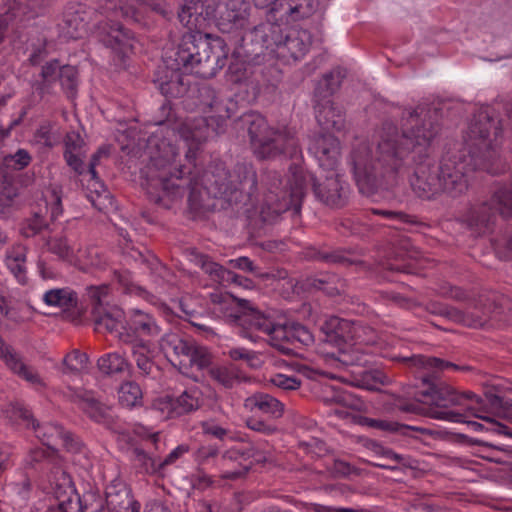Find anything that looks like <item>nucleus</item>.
<instances>
[{
    "instance_id": "nucleus-46",
    "label": "nucleus",
    "mask_w": 512,
    "mask_h": 512,
    "mask_svg": "<svg viewBox=\"0 0 512 512\" xmlns=\"http://www.w3.org/2000/svg\"><path fill=\"white\" fill-rule=\"evenodd\" d=\"M205 130H178L180 138L183 140L187 151L186 159L192 162L201 146L206 142L207 136L203 134Z\"/></svg>"
},
{
    "instance_id": "nucleus-26",
    "label": "nucleus",
    "mask_w": 512,
    "mask_h": 512,
    "mask_svg": "<svg viewBox=\"0 0 512 512\" xmlns=\"http://www.w3.org/2000/svg\"><path fill=\"white\" fill-rule=\"evenodd\" d=\"M86 142L79 130H70L64 137L63 157L67 165L77 174L85 172Z\"/></svg>"
},
{
    "instance_id": "nucleus-62",
    "label": "nucleus",
    "mask_w": 512,
    "mask_h": 512,
    "mask_svg": "<svg viewBox=\"0 0 512 512\" xmlns=\"http://www.w3.org/2000/svg\"><path fill=\"white\" fill-rule=\"evenodd\" d=\"M270 382L285 391H293L300 388L302 381L298 377L288 376L285 374H276L274 375Z\"/></svg>"
},
{
    "instance_id": "nucleus-21",
    "label": "nucleus",
    "mask_w": 512,
    "mask_h": 512,
    "mask_svg": "<svg viewBox=\"0 0 512 512\" xmlns=\"http://www.w3.org/2000/svg\"><path fill=\"white\" fill-rule=\"evenodd\" d=\"M399 111V125L407 128H434L443 115L440 102L422 101L415 108H403Z\"/></svg>"
},
{
    "instance_id": "nucleus-48",
    "label": "nucleus",
    "mask_w": 512,
    "mask_h": 512,
    "mask_svg": "<svg viewBox=\"0 0 512 512\" xmlns=\"http://www.w3.org/2000/svg\"><path fill=\"white\" fill-rule=\"evenodd\" d=\"M470 125V128H501L503 124L493 108L482 106L473 114Z\"/></svg>"
},
{
    "instance_id": "nucleus-63",
    "label": "nucleus",
    "mask_w": 512,
    "mask_h": 512,
    "mask_svg": "<svg viewBox=\"0 0 512 512\" xmlns=\"http://www.w3.org/2000/svg\"><path fill=\"white\" fill-rule=\"evenodd\" d=\"M385 268L390 271L406 274L415 273V267L412 261L402 256H396L394 259L388 260L385 264Z\"/></svg>"
},
{
    "instance_id": "nucleus-32",
    "label": "nucleus",
    "mask_w": 512,
    "mask_h": 512,
    "mask_svg": "<svg viewBox=\"0 0 512 512\" xmlns=\"http://www.w3.org/2000/svg\"><path fill=\"white\" fill-rule=\"evenodd\" d=\"M193 346V341L175 333L167 334L162 340V348L174 357L173 364L178 365L180 371L185 366L186 358L189 357Z\"/></svg>"
},
{
    "instance_id": "nucleus-49",
    "label": "nucleus",
    "mask_w": 512,
    "mask_h": 512,
    "mask_svg": "<svg viewBox=\"0 0 512 512\" xmlns=\"http://www.w3.org/2000/svg\"><path fill=\"white\" fill-rule=\"evenodd\" d=\"M81 407L83 411L95 422L106 423L109 412L98 400L91 394L85 393L81 398Z\"/></svg>"
},
{
    "instance_id": "nucleus-43",
    "label": "nucleus",
    "mask_w": 512,
    "mask_h": 512,
    "mask_svg": "<svg viewBox=\"0 0 512 512\" xmlns=\"http://www.w3.org/2000/svg\"><path fill=\"white\" fill-rule=\"evenodd\" d=\"M312 257L316 260L332 265L351 266L362 264L361 260L353 256V252L343 249L318 250Z\"/></svg>"
},
{
    "instance_id": "nucleus-38",
    "label": "nucleus",
    "mask_w": 512,
    "mask_h": 512,
    "mask_svg": "<svg viewBox=\"0 0 512 512\" xmlns=\"http://www.w3.org/2000/svg\"><path fill=\"white\" fill-rule=\"evenodd\" d=\"M210 377L226 389L248 381V377L234 364L216 366L209 369Z\"/></svg>"
},
{
    "instance_id": "nucleus-40",
    "label": "nucleus",
    "mask_w": 512,
    "mask_h": 512,
    "mask_svg": "<svg viewBox=\"0 0 512 512\" xmlns=\"http://www.w3.org/2000/svg\"><path fill=\"white\" fill-rule=\"evenodd\" d=\"M42 300L48 306L64 310L75 308L78 304L77 293L68 287L47 290L43 294Z\"/></svg>"
},
{
    "instance_id": "nucleus-18",
    "label": "nucleus",
    "mask_w": 512,
    "mask_h": 512,
    "mask_svg": "<svg viewBox=\"0 0 512 512\" xmlns=\"http://www.w3.org/2000/svg\"><path fill=\"white\" fill-rule=\"evenodd\" d=\"M220 1L217 0H185L178 12V19L188 29L186 33L200 32L207 20H215L219 15Z\"/></svg>"
},
{
    "instance_id": "nucleus-7",
    "label": "nucleus",
    "mask_w": 512,
    "mask_h": 512,
    "mask_svg": "<svg viewBox=\"0 0 512 512\" xmlns=\"http://www.w3.org/2000/svg\"><path fill=\"white\" fill-rule=\"evenodd\" d=\"M483 309L474 307L473 310L468 309L462 311L447 304L431 301L425 305V310L432 314L441 316L449 321L462 324L468 327H482L489 319L490 315L499 320L512 322V301L510 298L500 295L488 299Z\"/></svg>"
},
{
    "instance_id": "nucleus-35",
    "label": "nucleus",
    "mask_w": 512,
    "mask_h": 512,
    "mask_svg": "<svg viewBox=\"0 0 512 512\" xmlns=\"http://www.w3.org/2000/svg\"><path fill=\"white\" fill-rule=\"evenodd\" d=\"M117 27L111 28V32L107 39V46L111 48L113 53V63L119 69H126V50L128 43V36L125 32L123 25H116Z\"/></svg>"
},
{
    "instance_id": "nucleus-19",
    "label": "nucleus",
    "mask_w": 512,
    "mask_h": 512,
    "mask_svg": "<svg viewBox=\"0 0 512 512\" xmlns=\"http://www.w3.org/2000/svg\"><path fill=\"white\" fill-rule=\"evenodd\" d=\"M250 11L251 5L246 0H220L217 27L223 33L245 29Z\"/></svg>"
},
{
    "instance_id": "nucleus-12",
    "label": "nucleus",
    "mask_w": 512,
    "mask_h": 512,
    "mask_svg": "<svg viewBox=\"0 0 512 512\" xmlns=\"http://www.w3.org/2000/svg\"><path fill=\"white\" fill-rule=\"evenodd\" d=\"M42 81L34 87L41 97L49 92L50 85L59 81L62 91L69 100H74L78 94L79 72L75 66L60 65L58 60H52L42 66L40 73Z\"/></svg>"
},
{
    "instance_id": "nucleus-54",
    "label": "nucleus",
    "mask_w": 512,
    "mask_h": 512,
    "mask_svg": "<svg viewBox=\"0 0 512 512\" xmlns=\"http://www.w3.org/2000/svg\"><path fill=\"white\" fill-rule=\"evenodd\" d=\"M296 169L301 170L304 173V170L299 166H291L290 172H291V178L289 179V189H281L280 185L282 184L281 175L276 171H268L266 172L264 176V183L268 186V193L270 194L271 191H273L275 194H278L280 198H282V192L287 191L288 193L291 191L292 187V180H293V172L296 171Z\"/></svg>"
},
{
    "instance_id": "nucleus-36",
    "label": "nucleus",
    "mask_w": 512,
    "mask_h": 512,
    "mask_svg": "<svg viewBox=\"0 0 512 512\" xmlns=\"http://www.w3.org/2000/svg\"><path fill=\"white\" fill-rule=\"evenodd\" d=\"M306 286L322 290L328 296H336L345 291L346 281L333 273H321L307 278Z\"/></svg>"
},
{
    "instance_id": "nucleus-52",
    "label": "nucleus",
    "mask_w": 512,
    "mask_h": 512,
    "mask_svg": "<svg viewBox=\"0 0 512 512\" xmlns=\"http://www.w3.org/2000/svg\"><path fill=\"white\" fill-rule=\"evenodd\" d=\"M48 228V222L43 216L35 212L27 218L21 225L20 233L25 238H31Z\"/></svg>"
},
{
    "instance_id": "nucleus-60",
    "label": "nucleus",
    "mask_w": 512,
    "mask_h": 512,
    "mask_svg": "<svg viewBox=\"0 0 512 512\" xmlns=\"http://www.w3.org/2000/svg\"><path fill=\"white\" fill-rule=\"evenodd\" d=\"M370 212L373 215H379L383 216L386 219L395 222V223H403V224H415L416 220L414 217L401 212V211H393V210H387V209H379V208H372Z\"/></svg>"
},
{
    "instance_id": "nucleus-22",
    "label": "nucleus",
    "mask_w": 512,
    "mask_h": 512,
    "mask_svg": "<svg viewBox=\"0 0 512 512\" xmlns=\"http://www.w3.org/2000/svg\"><path fill=\"white\" fill-rule=\"evenodd\" d=\"M309 150L325 171L335 170L340 155V142L331 130H319L311 139Z\"/></svg>"
},
{
    "instance_id": "nucleus-4",
    "label": "nucleus",
    "mask_w": 512,
    "mask_h": 512,
    "mask_svg": "<svg viewBox=\"0 0 512 512\" xmlns=\"http://www.w3.org/2000/svg\"><path fill=\"white\" fill-rule=\"evenodd\" d=\"M211 301L214 304V312L221 313L230 324L241 327L244 337L252 339L250 330H255L270 336L276 345L287 342L309 346L314 342L312 333L304 325L297 322H274L270 316L253 307L248 300L236 298L230 293H213Z\"/></svg>"
},
{
    "instance_id": "nucleus-5",
    "label": "nucleus",
    "mask_w": 512,
    "mask_h": 512,
    "mask_svg": "<svg viewBox=\"0 0 512 512\" xmlns=\"http://www.w3.org/2000/svg\"><path fill=\"white\" fill-rule=\"evenodd\" d=\"M403 359L408 361L411 366L419 367L426 371L421 376L423 388L416 393V398L419 402L435 406V408H431L430 416L432 418H434L432 414L436 411L450 410V407H458L460 411L483 408V405L479 407L473 405L474 393H460L450 385L444 383L436 384L430 379L431 377H436V373L445 370L469 372L473 370L471 366L458 365L441 358L420 354Z\"/></svg>"
},
{
    "instance_id": "nucleus-23",
    "label": "nucleus",
    "mask_w": 512,
    "mask_h": 512,
    "mask_svg": "<svg viewBox=\"0 0 512 512\" xmlns=\"http://www.w3.org/2000/svg\"><path fill=\"white\" fill-rule=\"evenodd\" d=\"M462 219L468 229L480 236L493 230L497 217L489 200H484L470 205Z\"/></svg>"
},
{
    "instance_id": "nucleus-58",
    "label": "nucleus",
    "mask_w": 512,
    "mask_h": 512,
    "mask_svg": "<svg viewBox=\"0 0 512 512\" xmlns=\"http://www.w3.org/2000/svg\"><path fill=\"white\" fill-rule=\"evenodd\" d=\"M150 352V344H148V351L133 346V357L141 375H149L154 368V363L148 356Z\"/></svg>"
},
{
    "instance_id": "nucleus-30",
    "label": "nucleus",
    "mask_w": 512,
    "mask_h": 512,
    "mask_svg": "<svg viewBox=\"0 0 512 512\" xmlns=\"http://www.w3.org/2000/svg\"><path fill=\"white\" fill-rule=\"evenodd\" d=\"M349 323L347 320L338 317H331L321 327L324 333L323 341L339 349L342 354L348 342L347 330Z\"/></svg>"
},
{
    "instance_id": "nucleus-6",
    "label": "nucleus",
    "mask_w": 512,
    "mask_h": 512,
    "mask_svg": "<svg viewBox=\"0 0 512 512\" xmlns=\"http://www.w3.org/2000/svg\"><path fill=\"white\" fill-rule=\"evenodd\" d=\"M309 31L282 28L277 22H264L246 30L241 37V47L247 56L258 58L266 50L284 60H299L311 45Z\"/></svg>"
},
{
    "instance_id": "nucleus-41",
    "label": "nucleus",
    "mask_w": 512,
    "mask_h": 512,
    "mask_svg": "<svg viewBox=\"0 0 512 512\" xmlns=\"http://www.w3.org/2000/svg\"><path fill=\"white\" fill-rule=\"evenodd\" d=\"M97 368L103 375L116 377L128 368V361L124 352H109L97 360Z\"/></svg>"
},
{
    "instance_id": "nucleus-42",
    "label": "nucleus",
    "mask_w": 512,
    "mask_h": 512,
    "mask_svg": "<svg viewBox=\"0 0 512 512\" xmlns=\"http://www.w3.org/2000/svg\"><path fill=\"white\" fill-rule=\"evenodd\" d=\"M489 202L503 218L512 219V182L496 187Z\"/></svg>"
},
{
    "instance_id": "nucleus-56",
    "label": "nucleus",
    "mask_w": 512,
    "mask_h": 512,
    "mask_svg": "<svg viewBox=\"0 0 512 512\" xmlns=\"http://www.w3.org/2000/svg\"><path fill=\"white\" fill-rule=\"evenodd\" d=\"M48 250L62 260H69L73 256V249L65 237H51L47 240Z\"/></svg>"
},
{
    "instance_id": "nucleus-27",
    "label": "nucleus",
    "mask_w": 512,
    "mask_h": 512,
    "mask_svg": "<svg viewBox=\"0 0 512 512\" xmlns=\"http://www.w3.org/2000/svg\"><path fill=\"white\" fill-rule=\"evenodd\" d=\"M0 359L6 367L20 378L35 386H43L44 383L39 374L25 365L18 352L11 346L0 340Z\"/></svg>"
},
{
    "instance_id": "nucleus-15",
    "label": "nucleus",
    "mask_w": 512,
    "mask_h": 512,
    "mask_svg": "<svg viewBox=\"0 0 512 512\" xmlns=\"http://www.w3.org/2000/svg\"><path fill=\"white\" fill-rule=\"evenodd\" d=\"M133 433L144 440L142 447L133 449V469L135 472L142 475H153L161 471V460L152 451V448L157 449L159 434L140 424L133 425Z\"/></svg>"
},
{
    "instance_id": "nucleus-34",
    "label": "nucleus",
    "mask_w": 512,
    "mask_h": 512,
    "mask_svg": "<svg viewBox=\"0 0 512 512\" xmlns=\"http://www.w3.org/2000/svg\"><path fill=\"white\" fill-rule=\"evenodd\" d=\"M363 423L371 428L402 435L405 437L417 438L418 433L429 434V430L423 427L411 426L391 420L364 418Z\"/></svg>"
},
{
    "instance_id": "nucleus-10",
    "label": "nucleus",
    "mask_w": 512,
    "mask_h": 512,
    "mask_svg": "<svg viewBox=\"0 0 512 512\" xmlns=\"http://www.w3.org/2000/svg\"><path fill=\"white\" fill-rule=\"evenodd\" d=\"M254 154L259 159L280 155L294 157L299 151L298 141L291 130H249Z\"/></svg>"
},
{
    "instance_id": "nucleus-39",
    "label": "nucleus",
    "mask_w": 512,
    "mask_h": 512,
    "mask_svg": "<svg viewBox=\"0 0 512 512\" xmlns=\"http://www.w3.org/2000/svg\"><path fill=\"white\" fill-rule=\"evenodd\" d=\"M100 159L101 157L95 152L90 159L88 168H85L84 172V174H87L90 177L88 183V189L90 190V193L87 194V198L98 210L102 209L100 204L97 202L98 199L102 196L107 197V191L104 187V184L100 181L96 172V166L99 164Z\"/></svg>"
},
{
    "instance_id": "nucleus-25",
    "label": "nucleus",
    "mask_w": 512,
    "mask_h": 512,
    "mask_svg": "<svg viewBox=\"0 0 512 512\" xmlns=\"http://www.w3.org/2000/svg\"><path fill=\"white\" fill-rule=\"evenodd\" d=\"M130 332V344L148 351V338L158 335L159 329L151 315L135 309L130 313Z\"/></svg>"
},
{
    "instance_id": "nucleus-17",
    "label": "nucleus",
    "mask_w": 512,
    "mask_h": 512,
    "mask_svg": "<svg viewBox=\"0 0 512 512\" xmlns=\"http://www.w3.org/2000/svg\"><path fill=\"white\" fill-rule=\"evenodd\" d=\"M152 407L159 411L165 419L178 418L192 413L201 406V391L197 387L184 390L178 396L166 395L154 400Z\"/></svg>"
},
{
    "instance_id": "nucleus-20",
    "label": "nucleus",
    "mask_w": 512,
    "mask_h": 512,
    "mask_svg": "<svg viewBox=\"0 0 512 512\" xmlns=\"http://www.w3.org/2000/svg\"><path fill=\"white\" fill-rule=\"evenodd\" d=\"M51 0H3L5 12L0 15V43L12 19H32L43 13Z\"/></svg>"
},
{
    "instance_id": "nucleus-45",
    "label": "nucleus",
    "mask_w": 512,
    "mask_h": 512,
    "mask_svg": "<svg viewBox=\"0 0 512 512\" xmlns=\"http://www.w3.org/2000/svg\"><path fill=\"white\" fill-rule=\"evenodd\" d=\"M344 77L345 73L339 68L325 74L315 90V96L319 100H330L329 97L337 91Z\"/></svg>"
},
{
    "instance_id": "nucleus-50",
    "label": "nucleus",
    "mask_w": 512,
    "mask_h": 512,
    "mask_svg": "<svg viewBox=\"0 0 512 512\" xmlns=\"http://www.w3.org/2000/svg\"><path fill=\"white\" fill-rule=\"evenodd\" d=\"M150 124L155 126H167L171 128H183L182 123L178 124V116L169 101H164L158 108L157 112L153 115Z\"/></svg>"
},
{
    "instance_id": "nucleus-14",
    "label": "nucleus",
    "mask_w": 512,
    "mask_h": 512,
    "mask_svg": "<svg viewBox=\"0 0 512 512\" xmlns=\"http://www.w3.org/2000/svg\"><path fill=\"white\" fill-rule=\"evenodd\" d=\"M325 179L314 178L304 171L307 182L304 186V195L308 183L312 182L315 197L323 204L332 208L344 207L349 198V185L343 182L335 170L327 171Z\"/></svg>"
},
{
    "instance_id": "nucleus-2",
    "label": "nucleus",
    "mask_w": 512,
    "mask_h": 512,
    "mask_svg": "<svg viewBox=\"0 0 512 512\" xmlns=\"http://www.w3.org/2000/svg\"><path fill=\"white\" fill-rule=\"evenodd\" d=\"M147 149L150 161L141 169L142 186L156 201L162 198L160 192L174 200L183 197L187 189L189 211L194 216H201L214 209L211 196L222 199L231 207L253 205L257 200V171L250 162H237L229 171L223 162L215 161L200 182L188 167L181 165L175 167L176 173L171 172L179 152L167 139L149 137Z\"/></svg>"
},
{
    "instance_id": "nucleus-29",
    "label": "nucleus",
    "mask_w": 512,
    "mask_h": 512,
    "mask_svg": "<svg viewBox=\"0 0 512 512\" xmlns=\"http://www.w3.org/2000/svg\"><path fill=\"white\" fill-rule=\"evenodd\" d=\"M318 7V0H282L278 20L297 22L312 16Z\"/></svg>"
},
{
    "instance_id": "nucleus-24",
    "label": "nucleus",
    "mask_w": 512,
    "mask_h": 512,
    "mask_svg": "<svg viewBox=\"0 0 512 512\" xmlns=\"http://www.w3.org/2000/svg\"><path fill=\"white\" fill-rule=\"evenodd\" d=\"M32 429L41 443L51 450H58L60 447H64L68 451H78V443L72 434L66 432L62 426L56 423L40 424L36 421Z\"/></svg>"
},
{
    "instance_id": "nucleus-11",
    "label": "nucleus",
    "mask_w": 512,
    "mask_h": 512,
    "mask_svg": "<svg viewBox=\"0 0 512 512\" xmlns=\"http://www.w3.org/2000/svg\"><path fill=\"white\" fill-rule=\"evenodd\" d=\"M73 512H128V488L113 482L103 495L98 488L90 487Z\"/></svg>"
},
{
    "instance_id": "nucleus-31",
    "label": "nucleus",
    "mask_w": 512,
    "mask_h": 512,
    "mask_svg": "<svg viewBox=\"0 0 512 512\" xmlns=\"http://www.w3.org/2000/svg\"><path fill=\"white\" fill-rule=\"evenodd\" d=\"M244 407L250 411L259 410L273 418H281L284 414V404L274 396L257 392L249 396L244 401Z\"/></svg>"
},
{
    "instance_id": "nucleus-9",
    "label": "nucleus",
    "mask_w": 512,
    "mask_h": 512,
    "mask_svg": "<svg viewBox=\"0 0 512 512\" xmlns=\"http://www.w3.org/2000/svg\"><path fill=\"white\" fill-rule=\"evenodd\" d=\"M306 182L307 179L304 173L296 169L293 172L292 187L289 194L287 191H283L282 198L273 191L270 194H266L259 213L262 222L273 224L286 211H292L294 215L300 214Z\"/></svg>"
},
{
    "instance_id": "nucleus-13",
    "label": "nucleus",
    "mask_w": 512,
    "mask_h": 512,
    "mask_svg": "<svg viewBox=\"0 0 512 512\" xmlns=\"http://www.w3.org/2000/svg\"><path fill=\"white\" fill-rule=\"evenodd\" d=\"M271 454L264 448L257 447L250 443L242 448H233L225 451L218 460L220 477L226 480H237L244 477L250 469L249 464L239 463L238 468L230 469V462L252 459L255 463L263 464L270 460Z\"/></svg>"
},
{
    "instance_id": "nucleus-1",
    "label": "nucleus",
    "mask_w": 512,
    "mask_h": 512,
    "mask_svg": "<svg viewBox=\"0 0 512 512\" xmlns=\"http://www.w3.org/2000/svg\"><path fill=\"white\" fill-rule=\"evenodd\" d=\"M394 131L393 137L378 144L375 158L367 142L353 146L349 164L361 193L373 194L414 167L410 185L419 198L433 200L441 194L459 198L469 189V173L501 175L509 170L500 154L504 130H466L463 142L449 147L438 167L431 158L434 130Z\"/></svg>"
},
{
    "instance_id": "nucleus-33",
    "label": "nucleus",
    "mask_w": 512,
    "mask_h": 512,
    "mask_svg": "<svg viewBox=\"0 0 512 512\" xmlns=\"http://www.w3.org/2000/svg\"><path fill=\"white\" fill-rule=\"evenodd\" d=\"M191 255V261L196 266L200 267L206 274H208L214 282L222 284L225 281H237L238 279H242L241 276L233 274L229 270L225 269L223 266L212 261V259L208 255L197 252H193Z\"/></svg>"
},
{
    "instance_id": "nucleus-57",
    "label": "nucleus",
    "mask_w": 512,
    "mask_h": 512,
    "mask_svg": "<svg viewBox=\"0 0 512 512\" xmlns=\"http://www.w3.org/2000/svg\"><path fill=\"white\" fill-rule=\"evenodd\" d=\"M229 264L233 268L250 272L261 279H270L274 277V275L271 273L262 272L257 266L254 265L253 261H251L248 257L242 256L236 259H231L229 261Z\"/></svg>"
},
{
    "instance_id": "nucleus-55",
    "label": "nucleus",
    "mask_w": 512,
    "mask_h": 512,
    "mask_svg": "<svg viewBox=\"0 0 512 512\" xmlns=\"http://www.w3.org/2000/svg\"><path fill=\"white\" fill-rule=\"evenodd\" d=\"M18 196V188L10 183L3 182L0 184V214L7 215L14 205Z\"/></svg>"
},
{
    "instance_id": "nucleus-61",
    "label": "nucleus",
    "mask_w": 512,
    "mask_h": 512,
    "mask_svg": "<svg viewBox=\"0 0 512 512\" xmlns=\"http://www.w3.org/2000/svg\"><path fill=\"white\" fill-rule=\"evenodd\" d=\"M340 362L344 365L368 366L371 361L368 354L360 352L358 349H352L341 354Z\"/></svg>"
},
{
    "instance_id": "nucleus-64",
    "label": "nucleus",
    "mask_w": 512,
    "mask_h": 512,
    "mask_svg": "<svg viewBox=\"0 0 512 512\" xmlns=\"http://www.w3.org/2000/svg\"><path fill=\"white\" fill-rule=\"evenodd\" d=\"M203 434L223 440L229 433V430L217 424L214 420L202 421L200 423Z\"/></svg>"
},
{
    "instance_id": "nucleus-47",
    "label": "nucleus",
    "mask_w": 512,
    "mask_h": 512,
    "mask_svg": "<svg viewBox=\"0 0 512 512\" xmlns=\"http://www.w3.org/2000/svg\"><path fill=\"white\" fill-rule=\"evenodd\" d=\"M62 364L63 373L76 375L88 369L89 357L86 353L74 349L63 358Z\"/></svg>"
},
{
    "instance_id": "nucleus-53",
    "label": "nucleus",
    "mask_w": 512,
    "mask_h": 512,
    "mask_svg": "<svg viewBox=\"0 0 512 512\" xmlns=\"http://www.w3.org/2000/svg\"><path fill=\"white\" fill-rule=\"evenodd\" d=\"M8 417L11 421L24 425L27 428H32L36 421L31 411L22 403H14L7 411Z\"/></svg>"
},
{
    "instance_id": "nucleus-3",
    "label": "nucleus",
    "mask_w": 512,
    "mask_h": 512,
    "mask_svg": "<svg viewBox=\"0 0 512 512\" xmlns=\"http://www.w3.org/2000/svg\"><path fill=\"white\" fill-rule=\"evenodd\" d=\"M220 42L211 40L207 33H185L172 55L168 57L166 68L158 75L156 82L165 97L179 98L189 89V81L184 72L194 73L201 78H211L223 66Z\"/></svg>"
},
{
    "instance_id": "nucleus-8",
    "label": "nucleus",
    "mask_w": 512,
    "mask_h": 512,
    "mask_svg": "<svg viewBox=\"0 0 512 512\" xmlns=\"http://www.w3.org/2000/svg\"><path fill=\"white\" fill-rule=\"evenodd\" d=\"M86 296L92 306V321L97 332L115 334L123 343L128 342L125 312L115 305H109L110 286L108 284L89 285Z\"/></svg>"
},
{
    "instance_id": "nucleus-37",
    "label": "nucleus",
    "mask_w": 512,
    "mask_h": 512,
    "mask_svg": "<svg viewBox=\"0 0 512 512\" xmlns=\"http://www.w3.org/2000/svg\"><path fill=\"white\" fill-rule=\"evenodd\" d=\"M315 117L320 128H341L343 125L342 113L331 100H318Z\"/></svg>"
},
{
    "instance_id": "nucleus-16",
    "label": "nucleus",
    "mask_w": 512,
    "mask_h": 512,
    "mask_svg": "<svg viewBox=\"0 0 512 512\" xmlns=\"http://www.w3.org/2000/svg\"><path fill=\"white\" fill-rule=\"evenodd\" d=\"M473 405L475 407L483 405V408L468 409L472 416L491 423L498 433L511 435L507 431V426L500 424L489 416H484L481 413L492 412L500 417L512 420V399L502 397L494 388H490L484 392V397H480L474 394Z\"/></svg>"
},
{
    "instance_id": "nucleus-59",
    "label": "nucleus",
    "mask_w": 512,
    "mask_h": 512,
    "mask_svg": "<svg viewBox=\"0 0 512 512\" xmlns=\"http://www.w3.org/2000/svg\"><path fill=\"white\" fill-rule=\"evenodd\" d=\"M219 449L214 445L201 446L195 453L196 461L201 464H210L211 462L218 468Z\"/></svg>"
},
{
    "instance_id": "nucleus-44",
    "label": "nucleus",
    "mask_w": 512,
    "mask_h": 512,
    "mask_svg": "<svg viewBox=\"0 0 512 512\" xmlns=\"http://www.w3.org/2000/svg\"><path fill=\"white\" fill-rule=\"evenodd\" d=\"M211 362L212 358L208 350L205 347L197 346L194 344L189 357L186 358L185 366H183L181 372L196 380L197 377L193 375L189 370L196 368L197 371H201L205 368H208Z\"/></svg>"
},
{
    "instance_id": "nucleus-28",
    "label": "nucleus",
    "mask_w": 512,
    "mask_h": 512,
    "mask_svg": "<svg viewBox=\"0 0 512 512\" xmlns=\"http://www.w3.org/2000/svg\"><path fill=\"white\" fill-rule=\"evenodd\" d=\"M53 493L57 505L48 507L45 512H73L81 498L71 478L65 473L58 479Z\"/></svg>"
},
{
    "instance_id": "nucleus-51",
    "label": "nucleus",
    "mask_w": 512,
    "mask_h": 512,
    "mask_svg": "<svg viewBox=\"0 0 512 512\" xmlns=\"http://www.w3.org/2000/svg\"><path fill=\"white\" fill-rule=\"evenodd\" d=\"M468 414L472 415L469 411L465 410H439L433 413L434 419L445 420L450 422L465 423L473 431H482L483 424L468 420Z\"/></svg>"
}]
</instances>
